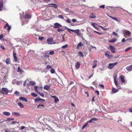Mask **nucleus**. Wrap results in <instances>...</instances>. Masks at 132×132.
<instances>
[{
  "label": "nucleus",
  "instance_id": "nucleus-58",
  "mask_svg": "<svg viewBox=\"0 0 132 132\" xmlns=\"http://www.w3.org/2000/svg\"><path fill=\"white\" fill-rule=\"evenodd\" d=\"M3 38V35L2 34L0 35V39L1 40L2 39V38Z\"/></svg>",
  "mask_w": 132,
  "mask_h": 132
},
{
  "label": "nucleus",
  "instance_id": "nucleus-30",
  "mask_svg": "<svg viewBox=\"0 0 132 132\" xmlns=\"http://www.w3.org/2000/svg\"><path fill=\"white\" fill-rule=\"evenodd\" d=\"M38 88V87L37 86H35L34 87V90H35V92L37 93H38V90H37Z\"/></svg>",
  "mask_w": 132,
  "mask_h": 132
},
{
  "label": "nucleus",
  "instance_id": "nucleus-16",
  "mask_svg": "<svg viewBox=\"0 0 132 132\" xmlns=\"http://www.w3.org/2000/svg\"><path fill=\"white\" fill-rule=\"evenodd\" d=\"M12 114L13 115L17 116H19L20 115V113L17 112H13Z\"/></svg>",
  "mask_w": 132,
  "mask_h": 132
},
{
  "label": "nucleus",
  "instance_id": "nucleus-22",
  "mask_svg": "<svg viewBox=\"0 0 132 132\" xmlns=\"http://www.w3.org/2000/svg\"><path fill=\"white\" fill-rule=\"evenodd\" d=\"M80 66V64L78 62H77L75 65V67L76 69H78L79 68Z\"/></svg>",
  "mask_w": 132,
  "mask_h": 132
},
{
  "label": "nucleus",
  "instance_id": "nucleus-13",
  "mask_svg": "<svg viewBox=\"0 0 132 132\" xmlns=\"http://www.w3.org/2000/svg\"><path fill=\"white\" fill-rule=\"evenodd\" d=\"M114 82L115 85L117 87V88L118 89H120L121 88L120 86H119V84L117 82V81H114Z\"/></svg>",
  "mask_w": 132,
  "mask_h": 132
},
{
  "label": "nucleus",
  "instance_id": "nucleus-56",
  "mask_svg": "<svg viewBox=\"0 0 132 132\" xmlns=\"http://www.w3.org/2000/svg\"><path fill=\"white\" fill-rule=\"evenodd\" d=\"M112 34L116 36H117L118 35L117 33H116L114 32H113L112 33Z\"/></svg>",
  "mask_w": 132,
  "mask_h": 132
},
{
  "label": "nucleus",
  "instance_id": "nucleus-9",
  "mask_svg": "<svg viewBox=\"0 0 132 132\" xmlns=\"http://www.w3.org/2000/svg\"><path fill=\"white\" fill-rule=\"evenodd\" d=\"M126 69L128 71H131L132 70V64L127 67Z\"/></svg>",
  "mask_w": 132,
  "mask_h": 132
},
{
  "label": "nucleus",
  "instance_id": "nucleus-15",
  "mask_svg": "<svg viewBox=\"0 0 132 132\" xmlns=\"http://www.w3.org/2000/svg\"><path fill=\"white\" fill-rule=\"evenodd\" d=\"M125 34L126 35L129 36L131 35V33L128 30H126L125 32Z\"/></svg>",
  "mask_w": 132,
  "mask_h": 132
},
{
  "label": "nucleus",
  "instance_id": "nucleus-21",
  "mask_svg": "<svg viewBox=\"0 0 132 132\" xmlns=\"http://www.w3.org/2000/svg\"><path fill=\"white\" fill-rule=\"evenodd\" d=\"M19 99L20 100H22L23 101H25L26 102H27V101L25 98L24 97H20L19 98Z\"/></svg>",
  "mask_w": 132,
  "mask_h": 132
},
{
  "label": "nucleus",
  "instance_id": "nucleus-18",
  "mask_svg": "<svg viewBox=\"0 0 132 132\" xmlns=\"http://www.w3.org/2000/svg\"><path fill=\"white\" fill-rule=\"evenodd\" d=\"M43 107H44L43 104H39L37 106V108L38 109H43Z\"/></svg>",
  "mask_w": 132,
  "mask_h": 132
},
{
  "label": "nucleus",
  "instance_id": "nucleus-52",
  "mask_svg": "<svg viewBox=\"0 0 132 132\" xmlns=\"http://www.w3.org/2000/svg\"><path fill=\"white\" fill-rule=\"evenodd\" d=\"M131 48V47H129L127 48L125 50V52H127Z\"/></svg>",
  "mask_w": 132,
  "mask_h": 132
},
{
  "label": "nucleus",
  "instance_id": "nucleus-11",
  "mask_svg": "<svg viewBox=\"0 0 132 132\" xmlns=\"http://www.w3.org/2000/svg\"><path fill=\"white\" fill-rule=\"evenodd\" d=\"M121 81L122 82H125V81L124 79V76L123 75H121L119 77Z\"/></svg>",
  "mask_w": 132,
  "mask_h": 132
},
{
  "label": "nucleus",
  "instance_id": "nucleus-29",
  "mask_svg": "<svg viewBox=\"0 0 132 132\" xmlns=\"http://www.w3.org/2000/svg\"><path fill=\"white\" fill-rule=\"evenodd\" d=\"M82 45V44H81V43H80L78 44L77 46V49H79V47L80 46H81Z\"/></svg>",
  "mask_w": 132,
  "mask_h": 132
},
{
  "label": "nucleus",
  "instance_id": "nucleus-34",
  "mask_svg": "<svg viewBox=\"0 0 132 132\" xmlns=\"http://www.w3.org/2000/svg\"><path fill=\"white\" fill-rule=\"evenodd\" d=\"M66 21L69 23H71L72 22L70 19H67L66 20Z\"/></svg>",
  "mask_w": 132,
  "mask_h": 132
},
{
  "label": "nucleus",
  "instance_id": "nucleus-33",
  "mask_svg": "<svg viewBox=\"0 0 132 132\" xmlns=\"http://www.w3.org/2000/svg\"><path fill=\"white\" fill-rule=\"evenodd\" d=\"M116 41V39H113L110 40H109V42H110L114 43Z\"/></svg>",
  "mask_w": 132,
  "mask_h": 132
},
{
  "label": "nucleus",
  "instance_id": "nucleus-23",
  "mask_svg": "<svg viewBox=\"0 0 132 132\" xmlns=\"http://www.w3.org/2000/svg\"><path fill=\"white\" fill-rule=\"evenodd\" d=\"M44 89L48 90L50 88V86L48 85H46L44 87Z\"/></svg>",
  "mask_w": 132,
  "mask_h": 132
},
{
  "label": "nucleus",
  "instance_id": "nucleus-46",
  "mask_svg": "<svg viewBox=\"0 0 132 132\" xmlns=\"http://www.w3.org/2000/svg\"><path fill=\"white\" fill-rule=\"evenodd\" d=\"M68 44L65 45H64L63 46H62V48H67V47H68Z\"/></svg>",
  "mask_w": 132,
  "mask_h": 132
},
{
  "label": "nucleus",
  "instance_id": "nucleus-17",
  "mask_svg": "<svg viewBox=\"0 0 132 132\" xmlns=\"http://www.w3.org/2000/svg\"><path fill=\"white\" fill-rule=\"evenodd\" d=\"M3 114L5 116H10V112H3Z\"/></svg>",
  "mask_w": 132,
  "mask_h": 132
},
{
  "label": "nucleus",
  "instance_id": "nucleus-47",
  "mask_svg": "<svg viewBox=\"0 0 132 132\" xmlns=\"http://www.w3.org/2000/svg\"><path fill=\"white\" fill-rule=\"evenodd\" d=\"M88 123L87 122L83 126V129L85 127H86L88 125Z\"/></svg>",
  "mask_w": 132,
  "mask_h": 132
},
{
  "label": "nucleus",
  "instance_id": "nucleus-14",
  "mask_svg": "<svg viewBox=\"0 0 132 132\" xmlns=\"http://www.w3.org/2000/svg\"><path fill=\"white\" fill-rule=\"evenodd\" d=\"M79 29H77L74 30H73V32H74L75 33H76L77 34L78 36H79L80 35V34L79 33Z\"/></svg>",
  "mask_w": 132,
  "mask_h": 132
},
{
  "label": "nucleus",
  "instance_id": "nucleus-44",
  "mask_svg": "<svg viewBox=\"0 0 132 132\" xmlns=\"http://www.w3.org/2000/svg\"><path fill=\"white\" fill-rule=\"evenodd\" d=\"M51 72L52 73H53L55 72V70L53 69H52L51 70Z\"/></svg>",
  "mask_w": 132,
  "mask_h": 132
},
{
  "label": "nucleus",
  "instance_id": "nucleus-4",
  "mask_svg": "<svg viewBox=\"0 0 132 132\" xmlns=\"http://www.w3.org/2000/svg\"><path fill=\"white\" fill-rule=\"evenodd\" d=\"M62 26L61 24L57 23H56L54 24V26L53 27L55 28H57L58 29L60 27H61Z\"/></svg>",
  "mask_w": 132,
  "mask_h": 132
},
{
  "label": "nucleus",
  "instance_id": "nucleus-1",
  "mask_svg": "<svg viewBox=\"0 0 132 132\" xmlns=\"http://www.w3.org/2000/svg\"><path fill=\"white\" fill-rule=\"evenodd\" d=\"M118 63L117 62H115L114 63H109V64L108 67L109 69H112L114 66L117 65Z\"/></svg>",
  "mask_w": 132,
  "mask_h": 132
},
{
  "label": "nucleus",
  "instance_id": "nucleus-10",
  "mask_svg": "<svg viewBox=\"0 0 132 132\" xmlns=\"http://www.w3.org/2000/svg\"><path fill=\"white\" fill-rule=\"evenodd\" d=\"M17 72H18L20 73H22L24 72V71L21 69L20 67H19L18 68Z\"/></svg>",
  "mask_w": 132,
  "mask_h": 132
},
{
  "label": "nucleus",
  "instance_id": "nucleus-31",
  "mask_svg": "<svg viewBox=\"0 0 132 132\" xmlns=\"http://www.w3.org/2000/svg\"><path fill=\"white\" fill-rule=\"evenodd\" d=\"M31 95L34 97H36L37 96V95L34 93H32L31 94Z\"/></svg>",
  "mask_w": 132,
  "mask_h": 132
},
{
  "label": "nucleus",
  "instance_id": "nucleus-50",
  "mask_svg": "<svg viewBox=\"0 0 132 132\" xmlns=\"http://www.w3.org/2000/svg\"><path fill=\"white\" fill-rule=\"evenodd\" d=\"M64 31V30L62 29L58 28L57 29V31L58 32H60V31Z\"/></svg>",
  "mask_w": 132,
  "mask_h": 132
},
{
  "label": "nucleus",
  "instance_id": "nucleus-51",
  "mask_svg": "<svg viewBox=\"0 0 132 132\" xmlns=\"http://www.w3.org/2000/svg\"><path fill=\"white\" fill-rule=\"evenodd\" d=\"M54 53V52L53 51H52L49 52V54L51 55H52Z\"/></svg>",
  "mask_w": 132,
  "mask_h": 132
},
{
  "label": "nucleus",
  "instance_id": "nucleus-35",
  "mask_svg": "<svg viewBox=\"0 0 132 132\" xmlns=\"http://www.w3.org/2000/svg\"><path fill=\"white\" fill-rule=\"evenodd\" d=\"M91 119L92 122L94 121H96L98 120L97 119L95 118H92Z\"/></svg>",
  "mask_w": 132,
  "mask_h": 132
},
{
  "label": "nucleus",
  "instance_id": "nucleus-32",
  "mask_svg": "<svg viewBox=\"0 0 132 132\" xmlns=\"http://www.w3.org/2000/svg\"><path fill=\"white\" fill-rule=\"evenodd\" d=\"M106 56L108 58L110 59L112 57L113 55H110L109 54H108Z\"/></svg>",
  "mask_w": 132,
  "mask_h": 132
},
{
  "label": "nucleus",
  "instance_id": "nucleus-5",
  "mask_svg": "<svg viewBox=\"0 0 132 132\" xmlns=\"http://www.w3.org/2000/svg\"><path fill=\"white\" fill-rule=\"evenodd\" d=\"M31 15L30 14L26 13L25 15V18L24 19L26 20L27 19L31 18Z\"/></svg>",
  "mask_w": 132,
  "mask_h": 132
},
{
  "label": "nucleus",
  "instance_id": "nucleus-26",
  "mask_svg": "<svg viewBox=\"0 0 132 132\" xmlns=\"http://www.w3.org/2000/svg\"><path fill=\"white\" fill-rule=\"evenodd\" d=\"M49 5H54V6H51L54 7L55 8H57V5H56V4L53 3V4H49Z\"/></svg>",
  "mask_w": 132,
  "mask_h": 132
},
{
  "label": "nucleus",
  "instance_id": "nucleus-38",
  "mask_svg": "<svg viewBox=\"0 0 132 132\" xmlns=\"http://www.w3.org/2000/svg\"><path fill=\"white\" fill-rule=\"evenodd\" d=\"M40 98H36L35 99V102H38L40 101Z\"/></svg>",
  "mask_w": 132,
  "mask_h": 132
},
{
  "label": "nucleus",
  "instance_id": "nucleus-2",
  "mask_svg": "<svg viewBox=\"0 0 132 132\" xmlns=\"http://www.w3.org/2000/svg\"><path fill=\"white\" fill-rule=\"evenodd\" d=\"M9 92V90L6 88H3L1 89V93L3 94H7Z\"/></svg>",
  "mask_w": 132,
  "mask_h": 132
},
{
  "label": "nucleus",
  "instance_id": "nucleus-64",
  "mask_svg": "<svg viewBox=\"0 0 132 132\" xmlns=\"http://www.w3.org/2000/svg\"><path fill=\"white\" fill-rule=\"evenodd\" d=\"M1 48L2 49H3L4 50L5 49V48H4V46L3 45H1L0 46Z\"/></svg>",
  "mask_w": 132,
  "mask_h": 132
},
{
  "label": "nucleus",
  "instance_id": "nucleus-27",
  "mask_svg": "<svg viewBox=\"0 0 132 132\" xmlns=\"http://www.w3.org/2000/svg\"><path fill=\"white\" fill-rule=\"evenodd\" d=\"M20 94V92L17 91H15L14 93V94L16 96H18Z\"/></svg>",
  "mask_w": 132,
  "mask_h": 132
},
{
  "label": "nucleus",
  "instance_id": "nucleus-8",
  "mask_svg": "<svg viewBox=\"0 0 132 132\" xmlns=\"http://www.w3.org/2000/svg\"><path fill=\"white\" fill-rule=\"evenodd\" d=\"M119 89L118 88V89H116L114 88L113 87L112 89V92L113 93H115L118 92L119 90Z\"/></svg>",
  "mask_w": 132,
  "mask_h": 132
},
{
  "label": "nucleus",
  "instance_id": "nucleus-25",
  "mask_svg": "<svg viewBox=\"0 0 132 132\" xmlns=\"http://www.w3.org/2000/svg\"><path fill=\"white\" fill-rule=\"evenodd\" d=\"M111 18H112V19L115 20V21H117L118 22L119 21V20L118 19H117L115 17H113L111 16H109Z\"/></svg>",
  "mask_w": 132,
  "mask_h": 132
},
{
  "label": "nucleus",
  "instance_id": "nucleus-54",
  "mask_svg": "<svg viewBox=\"0 0 132 132\" xmlns=\"http://www.w3.org/2000/svg\"><path fill=\"white\" fill-rule=\"evenodd\" d=\"M105 6L104 5H102L100 6V8L104 9L105 8Z\"/></svg>",
  "mask_w": 132,
  "mask_h": 132
},
{
  "label": "nucleus",
  "instance_id": "nucleus-37",
  "mask_svg": "<svg viewBox=\"0 0 132 132\" xmlns=\"http://www.w3.org/2000/svg\"><path fill=\"white\" fill-rule=\"evenodd\" d=\"M78 55L82 57V53L81 51H79L78 52Z\"/></svg>",
  "mask_w": 132,
  "mask_h": 132
},
{
  "label": "nucleus",
  "instance_id": "nucleus-48",
  "mask_svg": "<svg viewBox=\"0 0 132 132\" xmlns=\"http://www.w3.org/2000/svg\"><path fill=\"white\" fill-rule=\"evenodd\" d=\"M99 86L100 87H102L103 88L104 87V86L103 85L101 84L100 83H99Z\"/></svg>",
  "mask_w": 132,
  "mask_h": 132
},
{
  "label": "nucleus",
  "instance_id": "nucleus-62",
  "mask_svg": "<svg viewBox=\"0 0 132 132\" xmlns=\"http://www.w3.org/2000/svg\"><path fill=\"white\" fill-rule=\"evenodd\" d=\"M13 57H14V59L16 61H17V57L16 56H13Z\"/></svg>",
  "mask_w": 132,
  "mask_h": 132
},
{
  "label": "nucleus",
  "instance_id": "nucleus-24",
  "mask_svg": "<svg viewBox=\"0 0 132 132\" xmlns=\"http://www.w3.org/2000/svg\"><path fill=\"white\" fill-rule=\"evenodd\" d=\"M29 83L32 86H34L36 84L35 82L33 81H31L29 82Z\"/></svg>",
  "mask_w": 132,
  "mask_h": 132
},
{
  "label": "nucleus",
  "instance_id": "nucleus-19",
  "mask_svg": "<svg viewBox=\"0 0 132 132\" xmlns=\"http://www.w3.org/2000/svg\"><path fill=\"white\" fill-rule=\"evenodd\" d=\"M5 62L7 65H8L10 63V59L9 58L7 59L5 61Z\"/></svg>",
  "mask_w": 132,
  "mask_h": 132
},
{
  "label": "nucleus",
  "instance_id": "nucleus-49",
  "mask_svg": "<svg viewBox=\"0 0 132 132\" xmlns=\"http://www.w3.org/2000/svg\"><path fill=\"white\" fill-rule=\"evenodd\" d=\"M58 17L60 18H61L62 19H64V17L62 15H60L58 16Z\"/></svg>",
  "mask_w": 132,
  "mask_h": 132
},
{
  "label": "nucleus",
  "instance_id": "nucleus-7",
  "mask_svg": "<svg viewBox=\"0 0 132 132\" xmlns=\"http://www.w3.org/2000/svg\"><path fill=\"white\" fill-rule=\"evenodd\" d=\"M3 4L2 0H0V11L3 10Z\"/></svg>",
  "mask_w": 132,
  "mask_h": 132
},
{
  "label": "nucleus",
  "instance_id": "nucleus-12",
  "mask_svg": "<svg viewBox=\"0 0 132 132\" xmlns=\"http://www.w3.org/2000/svg\"><path fill=\"white\" fill-rule=\"evenodd\" d=\"M7 27H8L7 30L9 31L11 30V27L10 26H9V24L7 23H6L5 25L4 26V28H6Z\"/></svg>",
  "mask_w": 132,
  "mask_h": 132
},
{
  "label": "nucleus",
  "instance_id": "nucleus-53",
  "mask_svg": "<svg viewBox=\"0 0 132 132\" xmlns=\"http://www.w3.org/2000/svg\"><path fill=\"white\" fill-rule=\"evenodd\" d=\"M65 10L67 12H69V9L67 7H66L65 8Z\"/></svg>",
  "mask_w": 132,
  "mask_h": 132
},
{
  "label": "nucleus",
  "instance_id": "nucleus-61",
  "mask_svg": "<svg viewBox=\"0 0 132 132\" xmlns=\"http://www.w3.org/2000/svg\"><path fill=\"white\" fill-rule=\"evenodd\" d=\"M77 20L75 19H72V21L73 22H75Z\"/></svg>",
  "mask_w": 132,
  "mask_h": 132
},
{
  "label": "nucleus",
  "instance_id": "nucleus-28",
  "mask_svg": "<svg viewBox=\"0 0 132 132\" xmlns=\"http://www.w3.org/2000/svg\"><path fill=\"white\" fill-rule=\"evenodd\" d=\"M18 105L21 108H23L24 107L23 104L21 103H18Z\"/></svg>",
  "mask_w": 132,
  "mask_h": 132
},
{
  "label": "nucleus",
  "instance_id": "nucleus-41",
  "mask_svg": "<svg viewBox=\"0 0 132 132\" xmlns=\"http://www.w3.org/2000/svg\"><path fill=\"white\" fill-rule=\"evenodd\" d=\"M44 39V38L43 37H39L38 39L39 40H42Z\"/></svg>",
  "mask_w": 132,
  "mask_h": 132
},
{
  "label": "nucleus",
  "instance_id": "nucleus-57",
  "mask_svg": "<svg viewBox=\"0 0 132 132\" xmlns=\"http://www.w3.org/2000/svg\"><path fill=\"white\" fill-rule=\"evenodd\" d=\"M44 57L45 58H48L49 57V55L46 54L44 55Z\"/></svg>",
  "mask_w": 132,
  "mask_h": 132
},
{
  "label": "nucleus",
  "instance_id": "nucleus-45",
  "mask_svg": "<svg viewBox=\"0 0 132 132\" xmlns=\"http://www.w3.org/2000/svg\"><path fill=\"white\" fill-rule=\"evenodd\" d=\"M105 55L106 56L108 54H110V52L108 51H105Z\"/></svg>",
  "mask_w": 132,
  "mask_h": 132
},
{
  "label": "nucleus",
  "instance_id": "nucleus-36",
  "mask_svg": "<svg viewBox=\"0 0 132 132\" xmlns=\"http://www.w3.org/2000/svg\"><path fill=\"white\" fill-rule=\"evenodd\" d=\"M59 101V100L57 97H56L54 99V102L55 103H57Z\"/></svg>",
  "mask_w": 132,
  "mask_h": 132
},
{
  "label": "nucleus",
  "instance_id": "nucleus-39",
  "mask_svg": "<svg viewBox=\"0 0 132 132\" xmlns=\"http://www.w3.org/2000/svg\"><path fill=\"white\" fill-rule=\"evenodd\" d=\"M97 24H96L94 23H93L92 24V26H93L94 28L96 29H97V27H95V25H97Z\"/></svg>",
  "mask_w": 132,
  "mask_h": 132
},
{
  "label": "nucleus",
  "instance_id": "nucleus-59",
  "mask_svg": "<svg viewBox=\"0 0 132 132\" xmlns=\"http://www.w3.org/2000/svg\"><path fill=\"white\" fill-rule=\"evenodd\" d=\"M25 128V127L24 126H22L21 127L20 129L22 130Z\"/></svg>",
  "mask_w": 132,
  "mask_h": 132
},
{
  "label": "nucleus",
  "instance_id": "nucleus-6",
  "mask_svg": "<svg viewBox=\"0 0 132 132\" xmlns=\"http://www.w3.org/2000/svg\"><path fill=\"white\" fill-rule=\"evenodd\" d=\"M109 47L110 50L112 53H114L115 52V48L114 47L110 45L109 46Z\"/></svg>",
  "mask_w": 132,
  "mask_h": 132
},
{
  "label": "nucleus",
  "instance_id": "nucleus-3",
  "mask_svg": "<svg viewBox=\"0 0 132 132\" xmlns=\"http://www.w3.org/2000/svg\"><path fill=\"white\" fill-rule=\"evenodd\" d=\"M53 40V38L50 37L47 39L46 41L48 44H51L55 43H52Z\"/></svg>",
  "mask_w": 132,
  "mask_h": 132
},
{
  "label": "nucleus",
  "instance_id": "nucleus-20",
  "mask_svg": "<svg viewBox=\"0 0 132 132\" xmlns=\"http://www.w3.org/2000/svg\"><path fill=\"white\" fill-rule=\"evenodd\" d=\"M89 17L90 18H96L95 15V14L92 13L90 15Z\"/></svg>",
  "mask_w": 132,
  "mask_h": 132
},
{
  "label": "nucleus",
  "instance_id": "nucleus-60",
  "mask_svg": "<svg viewBox=\"0 0 132 132\" xmlns=\"http://www.w3.org/2000/svg\"><path fill=\"white\" fill-rule=\"evenodd\" d=\"M73 29H69V28L68 30V31L70 32V33H71L70 31H72L73 32Z\"/></svg>",
  "mask_w": 132,
  "mask_h": 132
},
{
  "label": "nucleus",
  "instance_id": "nucleus-40",
  "mask_svg": "<svg viewBox=\"0 0 132 132\" xmlns=\"http://www.w3.org/2000/svg\"><path fill=\"white\" fill-rule=\"evenodd\" d=\"M14 120V119L13 118H8L7 119V120L9 121Z\"/></svg>",
  "mask_w": 132,
  "mask_h": 132
},
{
  "label": "nucleus",
  "instance_id": "nucleus-63",
  "mask_svg": "<svg viewBox=\"0 0 132 132\" xmlns=\"http://www.w3.org/2000/svg\"><path fill=\"white\" fill-rule=\"evenodd\" d=\"M129 111L131 112L132 113V108H129Z\"/></svg>",
  "mask_w": 132,
  "mask_h": 132
},
{
  "label": "nucleus",
  "instance_id": "nucleus-55",
  "mask_svg": "<svg viewBox=\"0 0 132 132\" xmlns=\"http://www.w3.org/2000/svg\"><path fill=\"white\" fill-rule=\"evenodd\" d=\"M38 94H39L42 97H44V94L42 93H38Z\"/></svg>",
  "mask_w": 132,
  "mask_h": 132
},
{
  "label": "nucleus",
  "instance_id": "nucleus-42",
  "mask_svg": "<svg viewBox=\"0 0 132 132\" xmlns=\"http://www.w3.org/2000/svg\"><path fill=\"white\" fill-rule=\"evenodd\" d=\"M83 43H84V44H85V43H86V45H88V43L86 42V41L83 38Z\"/></svg>",
  "mask_w": 132,
  "mask_h": 132
},
{
  "label": "nucleus",
  "instance_id": "nucleus-43",
  "mask_svg": "<svg viewBox=\"0 0 132 132\" xmlns=\"http://www.w3.org/2000/svg\"><path fill=\"white\" fill-rule=\"evenodd\" d=\"M97 61L96 60H94L93 62V64L94 65H97Z\"/></svg>",
  "mask_w": 132,
  "mask_h": 132
}]
</instances>
